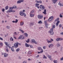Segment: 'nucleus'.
I'll use <instances>...</instances> for the list:
<instances>
[{"label": "nucleus", "instance_id": "obj_1", "mask_svg": "<svg viewBox=\"0 0 63 63\" xmlns=\"http://www.w3.org/2000/svg\"><path fill=\"white\" fill-rule=\"evenodd\" d=\"M5 44L6 46H8L9 47V48H11V50L12 51H14V49L13 47H11V46H9L8 44H8V43H7L6 42H5Z\"/></svg>", "mask_w": 63, "mask_h": 63}, {"label": "nucleus", "instance_id": "obj_2", "mask_svg": "<svg viewBox=\"0 0 63 63\" xmlns=\"http://www.w3.org/2000/svg\"><path fill=\"white\" fill-rule=\"evenodd\" d=\"M20 15V16H24L25 17L26 16V15L24 13H23L22 12V11H21L19 13Z\"/></svg>", "mask_w": 63, "mask_h": 63}, {"label": "nucleus", "instance_id": "obj_3", "mask_svg": "<svg viewBox=\"0 0 63 63\" xmlns=\"http://www.w3.org/2000/svg\"><path fill=\"white\" fill-rule=\"evenodd\" d=\"M53 28H52L50 29V30L48 31L49 33H50L51 35H53Z\"/></svg>", "mask_w": 63, "mask_h": 63}, {"label": "nucleus", "instance_id": "obj_4", "mask_svg": "<svg viewBox=\"0 0 63 63\" xmlns=\"http://www.w3.org/2000/svg\"><path fill=\"white\" fill-rule=\"evenodd\" d=\"M45 24V26L46 27V28H48V24L47 23V21H44Z\"/></svg>", "mask_w": 63, "mask_h": 63}, {"label": "nucleus", "instance_id": "obj_5", "mask_svg": "<svg viewBox=\"0 0 63 63\" xmlns=\"http://www.w3.org/2000/svg\"><path fill=\"white\" fill-rule=\"evenodd\" d=\"M18 39H21V40H22L23 39H24V37L22 35H21L18 38Z\"/></svg>", "mask_w": 63, "mask_h": 63}, {"label": "nucleus", "instance_id": "obj_6", "mask_svg": "<svg viewBox=\"0 0 63 63\" xmlns=\"http://www.w3.org/2000/svg\"><path fill=\"white\" fill-rule=\"evenodd\" d=\"M53 19V16H52L50 17L48 19V21H51Z\"/></svg>", "mask_w": 63, "mask_h": 63}, {"label": "nucleus", "instance_id": "obj_7", "mask_svg": "<svg viewBox=\"0 0 63 63\" xmlns=\"http://www.w3.org/2000/svg\"><path fill=\"white\" fill-rule=\"evenodd\" d=\"M18 43L17 42L15 43L14 45V46L16 48H17L18 47Z\"/></svg>", "mask_w": 63, "mask_h": 63}, {"label": "nucleus", "instance_id": "obj_8", "mask_svg": "<svg viewBox=\"0 0 63 63\" xmlns=\"http://www.w3.org/2000/svg\"><path fill=\"white\" fill-rule=\"evenodd\" d=\"M38 17L39 19H42L43 17V16L42 15H39L38 16Z\"/></svg>", "mask_w": 63, "mask_h": 63}, {"label": "nucleus", "instance_id": "obj_9", "mask_svg": "<svg viewBox=\"0 0 63 63\" xmlns=\"http://www.w3.org/2000/svg\"><path fill=\"white\" fill-rule=\"evenodd\" d=\"M40 8L42 10H44L45 9V7H44V6L43 5H41L40 6Z\"/></svg>", "mask_w": 63, "mask_h": 63}, {"label": "nucleus", "instance_id": "obj_10", "mask_svg": "<svg viewBox=\"0 0 63 63\" xmlns=\"http://www.w3.org/2000/svg\"><path fill=\"white\" fill-rule=\"evenodd\" d=\"M53 44H50L48 45V47L49 48H50V47H53Z\"/></svg>", "mask_w": 63, "mask_h": 63}, {"label": "nucleus", "instance_id": "obj_11", "mask_svg": "<svg viewBox=\"0 0 63 63\" xmlns=\"http://www.w3.org/2000/svg\"><path fill=\"white\" fill-rule=\"evenodd\" d=\"M32 41L33 42V43H34V44H37V42L35 41V39H32Z\"/></svg>", "mask_w": 63, "mask_h": 63}, {"label": "nucleus", "instance_id": "obj_12", "mask_svg": "<svg viewBox=\"0 0 63 63\" xmlns=\"http://www.w3.org/2000/svg\"><path fill=\"white\" fill-rule=\"evenodd\" d=\"M40 4L38 3H36L35 4V6L36 7H37L38 9H39V6Z\"/></svg>", "mask_w": 63, "mask_h": 63}, {"label": "nucleus", "instance_id": "obj_13", "mask_svg": "<svg viewBox=\"0 0 63 63\" xmlns=\"http://www.w3.org/2000/svg\"><path fill=\"white\" fill-rule=\"evenodd\" d=\"M52 2L54 4H55L57 2V0H52Z\"/></svg>", "mask_w": 63, "mask_h": 63}, {"label": "nucleus", "instance_id": "obj_14", "mask_svg": "<svg viewBox=\"0 0 63 63\" xmlns=\"http://www.w3.org/2000/svg\"><path fill=\"white\" fill-rule=\"evenodd\" d=\"M47 10L46 9H45L44 11V12H43V14H44V15H47Z\"/></svg>", "mask_w": 63, "mask_h": 63}, {"label": "nucleus", "instance_id": "obj_15", "mask_svg": "<svg viewBox=\"0 0 63 63\" xmlns=\"http://www.w3.org/2000/svg\"><path fill=\"white\" fill-rule=\"evenodd\" d=\"M48 58H49V59H50V60H52V58H51V56L50 55H48Z\"/></svg>", "mask_w": 63, "mask_h": 63}, {"label": "nucleus", "instance_id": "obj_16", "mask_svg": "<svg viewBox=\"0 0 63 63\" xmlns=\"http://www.w3.org/2000/svg\"><path fill=\"white\" fill-rule=\"evenodd\" d=\"M47 40L48 43H52V41H49L47 39Z\"/></svg>", "mask_w": 63, "mask_h": 63}, {"label": "nucleus", "instance_id": "obj_17", "mask_svg": "<svg viewBox=\"0 0 63 63\" xmlns=\"http://www.w3.org/2000/svg\"><path fill=\"white\" fill-rule=\"evenodd\" d=\"M23 24H24V22H20V25L21 26H22Z\"/></svg>", "mask_w": 63, "mask_h": 63}, {"label": "nucleus", "instance_id": "obj_18", "mask_svg": "<svg viewBox=\"0 0 63 63\" xmlns=\"http://www.w3.org/2000/svg\"><path fill=\"white\" fill-rule=\"evenodd\" d=\"M60 23V21H57V23H56V26H58V24Z\"/></svg>", "mask_w": 63, "mask_h": 63}, {"label": "nucleus", "instance_id": "obj_19", "mask_svg": "<svg viewBox=\"0 0 63 63\" xmlns=\"http://www.w3.org/2000/svg\"><path fill=\"white\" fill-rule=\"evenodd\" d=\"M31 14L30 13V16L31 17H33V16H34V14Z\"/></svg>", "mask_w": 63, "mask_h": 63}, {"label": "nucleus", "instance_id": "obj_20", "mask_svg": "<svg viewBox=\"0 0 63 63\" xmlns=\"http://www.w3.org/2000/svg\"><path fill=\"white\" fill-rule=\"evenodd\" d=\"M4 56L5 57H7L8 56V54H6V53H5L4 54Z\"/></svg>", "mask_w": 63, "mask_h": 63}, {"label": "nucleus", "instance_id": "obj_21", "mask_svg": "<svg viewBox=\"0 0 63 63\" xmlns=\"http://www.w3.org/2000/svg\"><path fill=\"white\" fill-rule=\"evenodd\" d=\"M56 45L57 47H59L60 46V45L58 43H57Z\"/></svg>", "mask_w": 63, "mask_h": 63}, {"label": "nucleus", "instance_id": "obj_22", "mask_svg": "<svg viewBox=\"0 0 63 63\" xmlns=\"http://www.w3.org/2000/svg\"><path fill=\"white\" fill-rule=\"evenodd\" d=\"M35 11L34 10H32L30 14H33V13Z\"/></svg>", "mask_w": 63, "mask_h": 63}, {"label": "nucleus", "instance_id": "obj_23", "mask_svg": "<svg viewBox=\"0 0 63 63\" xmlns=\"http://www.w3.org/2000/svg\"><path fill=\"white\" fill-rule=\"evenodd\" d=\"M25 45L26 47H29V45L27 44L26 43H25Z\"/></svg>", "mask_w": 63, "mask_h": 63}, {"label": "nucleus", "instance_id": "obj_24", "mask_svg": "<svg viewBox=\"0 0 63 63\" xmlns=\"http://www.w3.org/2000/svg\"><path fill=\"white\" fill-rule=\"evenodd\" d=\"M59 5L61 6H63V3L61 4V3L60 2L59 3Z\"/></svg>", "mask_w": 63, "mask_h": 63}, {"label": "nucleus", "instance_id": "obj_25", "mask_svg": "<svg viewBox=\"0 0 63 63\" xmlns=\"http://www.w3.org/2000/svg\"><path fill=\"white\" fill-rule=\"evenodd\" d=\"M38 50H43V49L41 47H38Z\"/></svg>", "mask_w": 63, "mask_h": 63}, {"label": "nucleus", "instance_id": "obj_26", "mask_svg": "<svg viewBox=\"0 0 63 63\" xmlns=\"http://www.w3.org/2000/svg\"><path fill=\"white\" fill-rule=\"evenodd\" d=\"M26 41L27 43H28L29 42H30V39H28V40L27 41L26 40Z\"/></svg>", "mask_w": 63, "mask_h": 63}, {"label": "nucleus", "instance_id": "obj_27", "mask_svg": "<svg viewBox=\"0 0 63 63\" xmlns=\"http://www.w3.org/2000/svg\"><path fill=\"white\" fill-rule=\"evenodd\" d=\"M24 35H25V36H26L27 37H28V34L26 33H24Z\"/></svg>", "mask_w": 63, "mask_h": 63}, {"label": "nucleus", "instance_id": "obj_28", "mask_svg": "<svg viewBox=\"0 0 63 63\" xmlns=\"http://www.w3.org/2000/svg\"><path fill=\"white\" fill-rule=\"evenodd\" d=\"M30 25L31 26H32L34 25V23L33 22L31 23L30 24Z\"/></svg>", "mask_w": 63, "mask_h": 63}, {"label": "nucleus", "instance_id": "obj_29", "mask_svg": "<svg viewBox=\"0 0 63 63\" xmlns=\"http://www.w3.org/2000/svg\"><path fill=\"white\" fill-rule=\"evenodd\" d=\"M9 8V6H7L5 7V10H8Z\"/></svg>", "mask_w": 63, "mask_h": 63}, {"label": "nucleus", "instance_id": "obj_30", "mask_svg": "<svg viewBox=\"0 0 63 63\" xmlns=\"http://www.w3.org/2000/svg\"><path fill=\"white\" fill-rule=\"evenodd\" d=\"M19 30V31H21V32L22 33H24V31H23V30L21 29H20Z\"/></svg>", "mask_w": 63, "mask_h": 63}, {"label": "nucleus", "instance_id": "obj_31", "mask_svg": "<svg viewBox=\"0 0 63 63\" xmlns=\"http://www.w3.org/2000/svg\"><path fill=\"white\" fill-rule=\"evenodd\" d=\"M38 23H40L41 24H42L43 22L41 21H40L38 22Z\"/></svg>", "mask_w": 63, "mask_h": 63}, {"label": "nucleus", "instance_id": "obj_32", "mask_svg": "<svg viewBox=\"0 0 63 63\" xmlns=\"http://www.w3.org/2000/svg\"><path fill=\"white\" fill-rule=\"evenodd\" d=\"M17 3L18 4H19V3H21V2H20V0H19L17 2Z\"/></svg>", "mask_w": 63, "mask_h": 63}, {"label": "nucleus", "instance_id": "obj_33", "mask_svg": "<svg viewBox=\"0 0 63 63\" xmlns=\"http://www.w3.org/2000/svg\"><path fill=\"white\" fill-rule=\"evenodd\" d=\"M11 12H12V10H10L9 11H8L7 12V13H10Z\"/></svg>", "mask_w": 63, "mask_h": 63}, {"label": "nucleus", "instance_id": "obj_34", "mask_svg": "<svg viewBox=\"0 0 63 63\" xmlns=\"http://www.w3.org/2000/svg\"><path fill=\"white\" fill-rule=\"evenodd\" d=\"M44 57H43V58H45V59H47V57H46L45 55H44Z\"/></svg>", "mask_w": 63, "mask_h": 63}, {"label": "nucleus", "instance_id": "obj_35", "mask_svg": "<svg viewBox=\"0 0 63 63\" xmlns=\"http://www.w3.org/2000/svg\"><path fill=\"white\" fill-rule=\"evenodd\" d=\"M55 25H53L52 26V28H55Z\"/></svg>", "mask_w": 63, "mask_h": 63}, {"label": "nucleus", "instance_id": "obj_36", "mask_svg": "<svg viewBox=\"0 0 63 63\" xmlns=\"http://www.w3.org/2000/svg\"><path fill=\"white\" fill-rule=\"evenodd\" d=\"M13 34L14 35H17L16 32H14Z\"/></svg>", "mask_w": 63, "mask_h": 63}, {"label": "nucleus", "instance_id": "obj_37", "mask_svg": "<svg viewBox=\"0 0 63 63\" xmlns=\"http://www.w3.org/2000/svg\"><path fill=\"white\" fill-rule=\"evenodd\" d=\"M59 18H58L57 19L55 20V21H58V20H59Z\"/></svg>", "mask_w": 63, "mask_h": 63}, {"label": "nucleus", "instance_id": "obj_38", "mask_svg": "<svg viewBox=\"0 0 63 63\" xmlns=\"http://www.w3.org/2000/svg\"><path fill=\"white\" fill-rule=\"evenodd\" d=\"M60 40V39L59 38H58L56 39V41H59Z\"/></svg>", "mask_w": 63, "mask_h": 63}, {"label": "nucleus", "instance_id": "obj_39", "mask_svg": "<svg viewBox=\"0 0 63 63\" xmlns=\"http://www.w3.org/2000/svg\"><path fill=\"white\" fill-rule=\"evenodd\" d=\"M13 9H15L16 8V6H13Z\"/></svg>", "mask_w": 63, "mask_h": 63}, {"label": "nucleus", "instance_id": "obj_40", "mask_svg": "<svg viewBox=\"0 0 63 63\" xmlns=\"http://www.w3.org/2000/svg\"><path fill=\"white\" fill-rule=\"evenodd\" d=\"M63 49V47H61L60 48V51H62L63 50L62 49Z\"/></svg>", "mask_w": 63, "mask_h": 63}, {"label": "nucleus", "instance_id": "obj_41", "mask_svg": "<svg viewBox=\"0 0 63 63\" xmlns=\"http://www.w3.org/2000/svg\"><path fill=\"white\" fill-rule=\"evenodd\" d=\"M6 27V28L7 29H8L10 28V27L8 26H7Z\"/></svg>", "mask_w": 63, "mask_h": 63}, {"label": "nucleus", "instance_id": "obj_42", "mask_svg": "<svg viewBox=\"0 0 63 63\" xmlns=\"http://www.w3.org/2000/svg\"><path fill=\"white\" fill-rule=\"evenodd\" d=\"M19 50H20L18 48L17 49H16V51H17H17H19Z\"/></svg>", "mask_w": 63, "mask_h": 63}, {"label": "nucleus", "instance_id": "obj_43", "mask_svg": "<svg viewBox=\"0 0 63 63\" xmlns=\"http://www.w3.org/2000/svg\"><path fill=\"white\" fill-rule=\"evenodd\" d=\"M35 2H36V3H39V1H38V0H36Z\"/></svg>", "mask_w": 63, "mask_h": 63}, {"label": "nucleus", "instance_id": "obj_44", "mask_svg": "<svg viewBox=\"0 0 63 63\" xmlns=\"http://www.w3.org/2000/svg\"><path fill=\"white\" fill-rule=\"evenodd\" d=\"M54 62L55 63H57V61L56 60H54Z\"/></svg>", "mask_w": 63, "mask_h": 63}, {"label": "nucleus", "instance_id": "obj_45", "mask_svg": "<svg viewBox=\"0 0 63 63\" xmlns=\"http://www.w3.org/2000/svg\"><path fill=\"white\" fill-rule=\"evenodd\" d=\"M11 39H12V41H13L14 40L13 39V38H12V37H11L10 39V41H11Z\"/></svg>", "mask_w": 63, "mask_h": 63}, {"label": "nucleus", "instance_id": "obj_46", "mask_svg": "<svg viewBox=\"0 0 63 63\" xmlns=\"http://www.w3.org/2000/svg\"><path fill=\"white\" fill-rule=\"evenodd\" d=\"M43 48L44 49H45L46 48V46H43Z\"/></svg>", "mask_w": 63, "mask_h": 63}, {"label": "nucleus", "instance_id": "obj_47", "mask_svg": "<svg viewBox=\"0 0 63 63\" xmlns=\"http://www.w3.org/2000/svg\"><path fill=\"white\" fill-rule=\"evenodd\" d=\"M39 3H42V0H40L39 1Z\"/></svg>", "mask_w": 63, "mask_h": 63}, {"label": "nucleus", "instance_id": "obj_48", "mask_svg": "<svg viewBox=\"0 0 63 63\" xmlns=\"http://www.w3.org/2000/svg\"><path fill=\"white\" fill-rule=\"evenodd\" d=\"M60 17L61 18L63 17V16L61 15V14L60 15Z\"/></svg>", "mask_w": 63, "mask_h": 63}, {"label": "nucleus", "instance_id": "obj_49", "mask_svg": "<svg viewBox=\"0 0 63 63\" xmlns=\"http://www.w3.org/2000/svg\"><path fill=\"white\" fill-rule=\"evenodd\" d=\"M42 50V51H41L40 52V53H43V52L44 51H43V49H42V50Z\"/></svg>", "mask_w": 63, "mask_h": 63}, {"label": "nucleus", "instance_id": "obj_50", "mask_svg": "<svg viewBox=\"0 0 63 63\" xmlns=\"http://www.w3.org/2000/svg\"><path fill=\"white\" fill-rule=\"evenodd\" d=\"M20 1L21 2H21H24V0H20Z\"/></svg>", "mask_w": 63, "mask_h": 63}, {"label": "nucleus", "instance_id": "obj_51", "mask_svg": "<svg viewBox=\"0 0 63 63\" xmlns=\"http://www.w3.org/2000/svg\"><path fill=\"white\" fill-rule=\"evenodd\" d=\"M13 9H14L13 8V7H11L10 8V10H13Z\"/></svg>", "mask_w": 63, "mask_h": 63}, {"label": "nucleus", "instance_id": "obj_52", "mask_svg": "<svg viewBox=\"0 0 63 63\" xmlns=\"http://www.w3.org/2000/svg\"><path fill=\"white\" fill-rule=\"evenodd\" d=\"M17 22H18V20H17V19H16V21H15V23H17Z\"/></svg>", "mask_w": 63, "mask_h": 63}, {"label": "nucleus", "instance_id": "obj_53", "mask_svg": "<svg viewBox=\"0 0 63 63\" xmlns=\"http://www.w3.org/2000/svg\"><path fill=\"white\" fill-rule=\"evenodd\" d=\"M59 27L61 28V27H62V25L61 24H60L59 25Z\"/></svg>", "mask_w": 63, "mask_h": 63}, {"label": "nucleus", "instance_id": "obj_54", "mask_svg": "<svg viewBox=\"0 0 63 63\" xmlns=\"http://www.w3.org/2000/svg\"><path fill=\"white\" fill-rule=\"evenodd\" d=\"M0 40L3 41V38H1L0 37Z\"/></svg>", "mask_w": 63, "mask_h": 63}, {"label": "nucleus", "instance_id": "obj_55", "mask_svg": "<svg viewBox=\"0 0 63 63\" xmlns=\"http://www.w3.org/2000/svg\"><path fill=\"white\" fill-rule=\"evenodd\" d=\"M61 60H63V57H62L61 59Z\"/></svg>", "mask_w": 63, "mask_h": 63}, {"label": "nucleus", "instance_id": "obj_56", "mask_svg": "<svg viewBox=\"0 0 63 63\" xmlns=\"http://www.w3.org/2000/svg\"><path fill=\"white\" fill-rule=\"evenodd\" d=\"M60 39V41H61V40H63V38H59Z\"/></svg>", "mask_w": 63, "mask_h": 63}, {"label": "nucleus", "instance_id": "obj_57", "mask_svg": "<svg viewBox=\"0 0 63 63\" xmlns=\"http://www.w3.org/2000/svg\"><path fill=\"white\" fill-rule=\"evenodd\" d=\"M2 11V12H4V11H5V9H3Z\"/></svg>", "mask_w": 63, "mask_h": 63}, {"label": "nucleus", "instance_id": "obj_58", "mask_svg": "<svg viewBox=\"0 0 63 63\" xmlns=\"http://www.w3.org/2000/svg\"><path fill=\"white\" fill-rule=\"evenodd\" d=\"M28 53L29 54H31V52H30V51H29L28 52Z\"/></svg>", "mask_w": 63, "mask_h": 63}, {"label": "nucleus", "instance_id": "obj_59", "mask_svg": "<svg viewBox=\"0 0 63 63\" xmlns=\"http://www.w3.org/2000/svg\"><path fill=\"white\" fill-rule=\"evenodd\" d=\"M0 45H1V46H2L3 45V43H1L0 44Z\"/></svg>", "mask_w": 63, "mask_h": 63}, {"label": "nucleus", "instance_id": "obj_60", "mask_svg": "<svg viewBox=\"0 0 63 63\" xmlns=\"http://www.w3.org/2000/svg\"><path fill=\"white\" fill-rule=\"evenodd\" d=\"M16 12V11L15 10H12V12Z\"/></svg>", "mask_w": 63, "mask_h": 63}, {"label": "nucleus", "instance_id": "obj_61", "mask_svg": "<svg viewBox=\"0 0 63 63\" xmlns=\"http://www.w3.org/2000/svg\"><path fill=\"white\" fill-rule=\"evenodd\" d=\"M23 63H26V62H25V61H24L23 62Z\"/></svg>", "mask_w": 63, "mask_h": 63}, {"label": "nucleus", "instance_id": "obj_62", "mask_svg": "<svg viewBox=\"0 0 63 63\" xmlns=\"http://www.w3.org/2000/svg\"><path fill=\"white\" fill-rule=\"evenodd\" d=\"M39 56V55H38L37 56H36V58H38V57Z\"/></svg>", "mask_w": 63, "mask_h": 63}, {"label": "nucleus", "instance_id": "obj_63", "mask_svg": "<svg viewBox=\"0 0 63 63\" xmlns=\"http://www.w3.org/2000/svg\"><path fill=\"white\" fill-rule=\"evenodd\" d=\"M19 59H21V58L20 56H19Z\"/></svg>", "mask_w": 63, "mask_h": 63}, {"label": "nucleus", "instance_id": "obj_64", "mask_svg": "<svg viewBox=\"0 0 63 63\" xmlns=\"http://www.w3.org/2000/svg\"><path fill=\"white\" fill-rule=\"evenodd\" d=\"M61 34H62V35H63V32H61Z\"/></svg>", "mask_w": 63, "mask_h": 63}]
</instances>
